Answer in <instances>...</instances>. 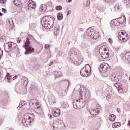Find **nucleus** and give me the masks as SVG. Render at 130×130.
I'll list each match as a JSON object with an SVG mask.
<instances>
[{
    "instance_id": "4c0bfd02",
    "label": "nucleus",
    "mask_w": 130,
    "mask_h": 130,
    "mask_svg": "<svg viewBox=\"0 0 130 130\" xmlns=\"http://www.w3.org/2000/svg\"><path fill=\"white\" fill-rule=\"evenodd\" d=\"M28 83H29V80L27 79V80H24L23 82V85L27 86L28 85Z\"/></svg>"
},
{
    "instance_id": "7ed1b4c3",
    "label": "nucleus",
    "mask_w": 130,
    "mask_h": 130,
    "mask_svg": "<svg viewBox=\"0 0 130 130\" xmlns=\"http://www.w3.org/2000/svg\"><path fill=\"white\" fill-rule=\"evenodd\" d=\"M89 100H86L84 99H83L82 97H80L78 100H74L73 101V105L74 108L75 109H82L86 103L88 102Z\"/></svg>"
},
{
    "instance_id": "412c9836",
    "label": "nucleus",
    "mask_w": 130,
    "mask_h": 130,
    "mask_svg": "<svg viewBox=\"0 0 130 130\" xmlns=\"http://www.w3.org/2000/svg\"><path fill=\"white\" fill-rule=\"evenodd\" d=\"M121 125L120 122H115L113 124L112 127L113 128H117V127H119Z\"/></svg>"
},
{
    "instance_id": "0eeeda50",
    "label": "nucleus",
    "mask_w": 130,
    "mask_h": 130,
    "mask_svg": "<svg viewBox=\"0 0 130 130\" xmlns=\"http://www.w3.org/2000/svg\"><path fill=\"white\" fill-rule=\"evenodd\" d=\"M8 48H5V51L6 52H7V53H10L11 51H13V50L15 49H17V51H19V48L17 47V44L15 43H13L12 42H9L8 43Z\"/></svg>"
},
{
    "instance_id": "bf43d9fd",
    "label": "nucleus",
    "mask_w": 130,
    "mask_h": 130,
    "mask_svg": "<svg viewBox=\"0 0 130 130\" xmlns=\"http://www.w3.org/2000/svg\"><path fill=\"white\" fill-rule=\"evenodd\" d=\"M0 16H3V13H2L1 12H0Z\"/></svg>"
},
{
    "instance_id": "c9c22d12",
    "label": "nucleus",
    "mask_w": 130,
    "mask_h": 130,
    "mask_svg": "<svg viewBox=\"0 0 130 130\" xmlns=\"http://www.w3.org/2000/svg\"><path fill=\"white\" fill-rule=\"evenodd\" d=\"M99 12H100V13H103V12H104V11H105V8L104 7H101L99 9Z\"/></svg>"
},
{
    "instance_id": "2f4dec72",
    "label": "nucleus",
    "mask_w": 130,
    "mask_h": 130,
    "mask_svg": "<svg viewBox=\"0 0 130 130\" xmlns=\"http://www.w3.org/2000/svg\"><path fill=\"white\" fill-rule=\"evenodd\" d=\"M56 10H57V11H61V10H62V7L60 5L57 6L56 7Z\"/></svg>"
},
{
    "instance_id": "393cba45",
    "label": "nucleus",
    "mask_w": 130,
    "mask_h": 130,
    "mask_svg": "<svg viewBox=\"0 0 130 130\" xmlns=\"http://www.w3.org/2000/svg\"><path fill=\"white\" fill-rule=\"evenodd\" d=\"M36 109H37L36 111H38V112H39V113H40V112H41V110H42V108L39 105V104H38V105L36 106Z\"/></svg>"
},
{
    "instance_id": "37998d69",
    "label": "nucleus",
    "mask_w": 130,
    "mask_h": 130,
    "mask_svg": "<svg viewBox=\"0 0 130 130\" xmlns=\"http://www.w3.org/2000/svg\"><path fill=\"white\" fill-rule=\"evenodd\" d=\"M66 81L67 82V83H68V86L67 88H69V87H70V85L71 84V82L69 81V80H64V82Z\"/></svg>"
},
{
    "instance_id": "ea45409f",
    "label": "nucleus",
    "mask_w": 130,
    "mask_h": 130,
    "mask_svg": "<svg viewBox=\"0 0 130 130\" xmlns=\"http://www.w3.org/2000/svg\"><path fill=\"white\" fill-rule=\"evenodd\" d=\"M17 41L18 43H20L22 41V39L20 38H17Z\"/></svg>"
},
{
    "instance_id": "b1692460",
    "label": "nucleus",
    "mask_w": 130,
    "mask_h": 130,
    "mask_svg": "<svg viewBox=\"0 0 130 130\" xmlns=\"http://www.w3.org/2000/svg\"><path fill=\"white\" fill-rule=\"evenodd\" d=\"M40 11H41V12H42L43 13H44V12L46 11V6H45V5L41 6L40 8Z\"/></svg>"
},
{
    "instance_id": "6e6d98bb",
    "label": "nucleus",
    "mask_w": 130,
    "mask_h": 130,
    "mask_svg": "<svg viewBox=\"0 0 130 130\" xmlns=\"http://www.w3.org/2000/svg\"><path fill=\"white\" fill-rule=\"evenodd\" d=\"M80 31H81L82 32H83L84 31V29L83 28H80Z\"/></svg>"
},
{
    "instance_id": "603ef678",
    "label": "nucleus",
    "mask_w": 130,
    "mask_h": 130,
    "mask_svg": "<svg viewBox=\"0 0 130 130\" xmlns=\"http://www.w3.org/2000/svg\"><path fill=\"white\" fill-rule=\"evenodd\" d=\"M86 49H89L90 48V46L89 45H86Z\"/></svg>"
},
{
    "instance_id": "5701e85b",
    "label": "nucleus",
    "mask_w": 130,
    "mask_h": 130,
    "mask_svg": "<svg viewBox=\"0 0 130 130\" xmlns=\"http://www.w3.org/2000/svg\"><path fill=\"white\" fill-rule=\"evenodd\" d=\"M57 16L58 20H59V21H61V20L63 19V14H62V13H58Z\"/></svg>"
},
{
    "instance_id": "6ab92c4d",
    "label": "nucleus",
    "mask_w": 130,
    "mask_h": 130,
    "mask_svg": "<svg viewBox=\"0 0 130 130\" xmlns=\"http://www.w3.org/2000/svg\"><path fill=\"white\" fill-rule=\"evenodd\" d=\"M39 103H37V101L35 99L31 100L29 104L30 105H31V106H34L35 104H36V106L37 105H38Z\"/></svg>"
},
{
    "instance_id": "f8f14e48",
    "label": "nucleus",
    "mask_w": 130,
    "mask_h": 130,
    "mask_svg": "<svg viewBox=\"0 0 130 130\" xmlns=\"http://www.w3.org/2000/svg\"><path fill=\"white\" fill-rule=\"evenodd\" d=\"M28 7L29 10H33L36 8V3L32 0H29L28 2Z\"/></svg>"
},
{
    "instance_id": "f704fd0d",
    "label": "nucleus",
    "mask_w": 130,
    "mask_h": 130,
    "mask_svg": "<svg viewBox=\"0 0 130 130\" xmlns=\"http://www.w3.org/2000/svg\"><path fill=\"white\" fill-rule=\"evenodd\" d=\"M13 4L15 6H20V3L18 2V0H14L13 2Z\"/></svg>"
},
{
    "instance_id": "052dcab7",
    "label": "nucleus",
    "mask_w": 130,
    "mask_h": 130,
    "mask_svg": "<svg viewBox=\"0 0 130 130\" xmlns=\"http://www.w3.org/2000/svg\"><path fill=\"white\" fill-rule=\"evenodd\" d=\"M60 72H57V74H60Z\"/></svg>"
},
{
    "instance_id": "13d9d810",
    "label": "nucleus",
    "mask_w": 130,
    "mask_h": 130,
    "mask_svg": "<svg viewBox=\"0 0 130 130\" xmlns=\"http://www.w3.org/2000/svg\"><path fill=\"white\" fill-rule=\"evenodd\" d=\"M50 118H52V115H50Z\"/></svg>"
},
{
    "instance_id": "4d7b16f0",
    "label": "nucleus",
    "mask_w": 130,
    "mask_h": 130,
    "mask_svg": "<svg viewBox=\"0 0 130 130\" xmlns=\"http://www.w3.org/2000/svg\"><path fill=\"white\" fill-rule=\"evenodd\" d=\"M128 125H129V126H130V121L129 120L128 121Z\"/></svg>"
},
{
    "instance_id": "72a5a7b5",
    "label": "nucleus",
    "mask_w": 130,
    "mask_h": 130,
    "mask_svg": "<svg viewBox=\"0 0 130 130\" xmlns=\"http://www.w3.org/2000/svg\"><path fill=\"white\" fill-rule=\"evenodd\" d=\"M6 78H7L8 80H12V76L10 75V74H9V73L7 74V76H6Z\"/></svg>"
},
{
    "instance_id": "e2e57ef3",
    "label": "nucleus",
    "mask_w": 130,
    "mask_h": 130,
    "mask_svg": "<svg viewBox=\"0 0 130 130\" xmlns=\"http://www.w3.org/2000/svg\"><path fill=\"white\" fill-rule=\"evenodd\" d=\"M2 124V122L0 121V125Z\"/></svg>"
},
{
    "instance_id": "6e6552de",
    "label": "nucleus",
    "mask_w": 130,
    "mask_h": 130,
    "mask_svg": "<svg viewBox=\"0 0 130 130\" xmlns=\"http://www.w3.org/2000/svg\"><path fill=\"white\" fill-rule=\"evenodd\" d=\"M24 116H27V118L24 117L22 119V123L24 126L28 127V126L31 124V122H32V116H33V115L27 114Z\"/></svg>"
},
{
    "instance_id": "680f3d73",
    "label": "nucleus",
    "mask_w": 130,
    "mask_h": 130,
    "mask_svg": "<svg viewBox=\"0 0 130 130\" xmlns=\"http://www.w3.org/2000/svg\"><path fill=\"white\" fill-rule=\"evenodd\" d=\"M83 38H85V35H83Z\"/></svg>"
},
{
    "instance_id": "dca6fc26",
    "label": "nucleus",
    "mask_w": 130,
    "mask_h": 130,
    "mask_svg": "<svg viewBox=\"0 0 130 130\" xmlns=\"http://www.w3.org/2000/svg\"><path fill=\"white\" fill-rule=\"evenodd\" d=\"M59 25L58 24H56L54 28V33L55 35H58L59 34L60 31Z\"/></svg>"
},
{
    "instance_id": "8fccbe9b",
    "label": "nucleus",
    "mask_w": 130,
    "mask_h": 130,
    "mask_svg": "<svg viewBox=\"0 0 130 130\" xmlns=\"http://www.w3.org/2000/svg\"><path fill=\"white\" fill-rule=\"evenodd\" d=\"M52 126H53L54 128L53 130H55V128H57V127H55V125H54V124H53V125H52Z\"/></svg>"
},
{
    "instance_id": "a878e982",
    "label": "nucleus",
    "mask_w": 130,
    "mask_h": 130,
    "mask_svg": "<svg viewBox=\"0 0 130 130\" xmlns=\"http://www.w3.org/2000/svg\"><path fill=\"white\" fill-rule=\"evenodd\" d=\"M124 3L127 8H130V0H124Z\"/></svg>"
},
{
    "instance_id": "aec40b11",
    "label": "nucleus",
    "mask_w": 130,
    "mask_h": 130,
    "mask_svg": "<svg viewBox=\"0 0 130 130\" xmlns=\"http://www.w3.org/2000/svg\"><path fill=\"white\" fill-rule=\"evenodd\" d=\"M102 58H104L105 59V58H108L109 57V55L108 54V51L107 52H106L105 53H103V54H101Z\"/></svg>"
},
{
    "instance_id": "20e7f679",
    "label": "nucleus",
    "mask_w": 130,
    "mask_h": 130,
    "mask_svg": "<svg viewBox=\"0 0 130 130\" xmlns=\"http://www.w3.org/2000/svg\"><path fill=\"white\" fill-rule=\"evenodd\" d=\"M110 66L106 63H103L99 67V70L103 77H108Z\"/></svg>"
},
{
    "instance_id": "7c9ffc66",
    "label": "nucleus",
    "mask_w": 130,
    "mask_h": 130,
    "mask_svg": "<svg viewBox=\"0 0 130 130\" xmlns=\"http://www.w3.org/2000/svg\"><path fill=\"white\" fill-rule=\"evenodd\" d=\"M60 56L63 57L64 56V53L60 52L57 55V57H59Z\"/></svg>"
},
{
    "instance_id": "f03ea898",
    "label": "nucleus",
    "mask_w": 130,
    "mask_h": 130,
    "mask_svg": "<svg viewBox=\"0 0 130 130\" xmlns=\"http://www.w3.org/2000/svg\"><path fill=\"white\" fill-rule=\"evenodd\" d=\"M41 24L43 27L47 30H50L53 27L54 20L53 18L49 16H44L41 20Z\"/></svg>"
},
{
    "instance_id": "3c124183",
    "label": "nucleus",
    "mask_w": 130,
    "mask_h": 130,
    "mask_svg": "<svg viewBox=\"0 0 130 130\" xmlns=\"http://www.w3.org/2000/svg\"><path fill=\"white\" fill-rule=\"evenodd\" d=\"M114 86L115 87H116V88H119V87H118V85H117V83H115Z\"/></svg>"
},
{
    "instance_id": "0e129e2a",
    "label": "nucleus",
    "mask_w": 130,
    "mask_h": 130,
    "mask_svg": "<svg viewBox=\"0 0 130 130\" xmlns=\"http://www.w3.org/2000/svg\"><path fill=\"white\" fill-rule=\"evenodd\" d=\"M0 3H3V2H2V0H0Z\"/></svg>"
},
{
    "instance_id": "a18cd8bd",
    "label": "nucleus",
    "mask_w": 130,
    "mask_h": 130,
    "mask_svg": "<svg viewBox=\"0 0 130 130\" xmlns=\"http://www.w3.org/2000/svg\"><path fill=\"white\" fill-rule=\"evenodd\" d=\"M108 41H109V42H110V43H112V42H113L112 41V39H111V38H109L108 39Z\"/></svg>"
},
{
    "instance_id": "bb28decb",
    "label": "nucleus",
    "mask_w": 130,
    "mask_h": 130,
    "mask_svg": "<svg viewBox=\"0 0 130 130\" xmlns=\"http://www.w3.org/2000/svg\"><path fill=\"white\" fill-rule=\"evenodd\" d=\"M125 58L130 63V52L126 53L125 55Z\"/></svg>"
},
{
    "instance_id": "c03bdc74",
    "label": "nucleus",
    "mask_w": 130,
    "mask_h": 130,
    "mask_svg": "<svg viewBox=\"0 0 130 130\" xmlns=\"http://www.w3.org/2000/svg\"><path fill=\"white\" fill-rule=\"evenodd\" d=\"M2 12H3V13H4L5 14H6V13H7V10L5 8H2Z\"/></svg>"
},
{
    "instance_id": "423d86ee",
    "label": "nucleus",
    "mask_w": 130,
    "mask_h": 130,
    "mask_svg": "<svg viewBox=\"0 0 130 130\" xmlns=\"http://www.w3.org/2000/svg\"><path fill=\"white\" fill-rule=\"evenodd\" d=\"M91 74V66L86 64L80 71V75L83 77H88Z\"/></svg>"
},
{
    "instance_id": "f257e3e1",
    "label": "nucleus",
    "mask_w": 130,
    "mask_h": 130,
    "mask_svg": "<svg viewBox=\"0 0 130 130\" xmlns=\"http://www.w3.org/2000/svg\"><path fill=\"white\" fill-rule=\"evenodd\" d=\"M70 56L69 59L71 62H73L76 66H80L83 62V57L79 55L77 57L78 53L76 52V49L71 48L69 52Z\"/></svg>"
},
{
    "instance_id": "338daca9",
    "label": "nucleus",
    "mask_w": 130,
    "mask_h": 130,
    "mask_svg": "<svg viewBox=\"0 0 130 130\" xmlns=\"http://www.w3.org/2000/svg\"><path fill=\"white\" fill-rule=\"evenodd\" d=\"M58 77H60V76L59 75L58 76H57V78H58Z\"/></svg>"
},
{
    "instance_id": "ddd939ff",
    "label": "nucleus",
    "mask_w": 130,
    "mask_h": 130,
    "mask_svg": "<svg viewBox=\"0 0 130 130\" xmlns=\"http://www.w3.org/2000/svg\"><path fill=\"white\" fill-rule=\"evenodd\" d=\"M108 48L106 46H102L99 50V52L100 54H102L103 53H105V52H107L108 51Z\"/></svg>"
},
{
    "instance_id": "09e8293b",
    "label": "nucleus",
    "mask_w": 130,
    "mask_h": 130,
    "mask_svg": "<svg viewBox=\"0 0 130 130\" xmlns=\"http://www.w3.org/2000/svg\"><path fill=\"white\" fill-rule=\"evenodd\" d=\"M69 15H71V10H68L67 12V16H69Z\"/></svg>"
},
{
    "instance_id": "39448f33",
    "label": "nucleus",
    "mask_w": 130,
    "mask_h": 130,
    "mask_svg": "<svg viewBox=\"0 0 130 130\" xmlns=\"http://www.w3.org/2000/svg\"><path fill=\"white\" fill-rule=\"evenodd\" d=\"M30 44H31L30 38L29 37H27L25 45L23 46V47L25 48L26 49V51L25 52V54L26 55L31 54L33 53L34 51V48L30 46Z\"/></svg>"
},
{
    "instance_id": "a19ab883",
    "label": "nucleus",
    "mask_w": 130,
    "mask_h": 130,
    "mask_svg": "<svg viewBox=\"0 0 130 130\" xmlns=\"http://www.w3.org/2000/svg\"><path fill=\"white\" fill-rule=\"evenodd\" d=\"M5 36H1L0 37V40L1 41H4L5 40Z\"/></svg>"
},
{
    "instance_id": "864d4df0",
    "label": "nucleus",
    "mask_w": 130,
    "mask_h": 130,
    "mask_svg": "<svg viewBox=\"0 0 130 130\" xmlns=\"http://www.w3.org/2000/svg\"><path fill=\"white\" fill-rule=\"evenodd\" d=\"M66 2L67 3H71V2H72V0H66Z\"/></svg>"
},
{
    "instance_id": "de8ad7c7",
    "label": "nucleus",
    "mask_w": 130,
    "mask_h": 130,
    "mask_svg": "<svg viewBox=\"0 0 130 130\" xmlns=\"http://www.w3.org/2000/svg\"><path fill=\"white\" fill-rule=\"evenodd\" d=\"M117 112H118V113H120V112H121V111L120 110V109L119 108H118L117 109Z\"/></svg>"
},
{
    "instance_id": "f3484780",
    "label": "nucleus",
    "mask_w": 130,
    "mask_h": 130,
    "mask_svg": "<svg viewBox=\"0 0 130 130\" xmlns=\"http://www.w3.org/2000/svg\"><path fill=\"white\" fill-rule=\"evenodd\" d=\"M111 79L112 81H113L114 82H118V77L116 76V74L115 73H112L111 75Z\"/></svg>"
},
{
    "instance_id": "9b49d317",
    "label": "nucleus",
    "mask_w": 130,
    "mask_h": 130,
    "mask_svg": "<svg viewBox=\"0 0 130 130\" xmlns=\"http://www.w3.org/2000/svg\"><path fill=\"white\" fill-rule=\"evenodd\" d=\"M88 36L92 39H97L99 37V33L96 32L93 29H88L86 32Z\"/></svg>"
},
{
    "instance_id": "a211bd4d",
    "label": "nucleus",
    "mask_w": 130,
    "mask_h": 130,
    "mask_svg": "<svg viewBox=\"0 0 130 130\" xmlns=\"http://www.w3.org/2000/svg\"><path fill=\"white\" fill-rule=\"evenodd\" d=\"M118 36L120 40L122 41H126L128 39V37H125V36H123V35H121L120 34Z\"/></svg>"
},
{
    "instance_id": "cd10ccee",
    "label": "nucleus",
    "mask_w": 130,
    "mask_h": 130,
    "mask_svg": "<svg viewBox=\"0 0 130 130\" xmlns=\"http://www.w3.org/2000/svg\"><path fill=\"white\" fill-rule=\"evenodd\" d=\"M26 105V102L25 101H21L19 103V106L17 107V108H21V107H22V106H24V105Z\"/></svg>"
},
{
    "instance_id": "c85d7f7f",
    "label": "nucleus",
    "mask_w": 130,
    "mask_h": 130,
    "mask_svg": "<svg viewBox=\"0 0 130 130\" xmlns=\"http://www.w3.org/2000/svg\"><path fill=\"white\" fill-rule=\"evenodd\" d=\"M120 5H119L118 4H116L114 6V9L116 11H117V10H120Z\"/></svg>"
},
{
    "instance_id": "4468645a",
    "label": "nucleus",
    "mask_w": 130,
    "mask_h": 130,
    "mask_svg": "<svg viewBox=\"0 0 130 130\" xmlns=\"http://www.w3.org/2000/svg\"><path fill=\"white\" fill-rule=\"evenodd\" d=\"M53 115L55 117H58L60 115V110L59 109L53 110Z\"/></svg>"
},
{
    "instance_id": "5fc2aeb1",
    "label": "nucleus",
    "mask_w": 130,
    "mask_h": 130,
    "mask_svg": "<svg viewBox=\"0 0 130 130\" xmlns=\"http://www.w3.org/2000/svg\"><path fill=\"white\" fill-rule=\"evenodd\" d=\"M53 64V62H51L49 66H52Z\"/></svg>"
},
{
    "instance_id": "473e14b6",
    "label": "nucleus",
    "mask_w": 130,
    "mask_h": 130,
    "mask_svg": "<svg viewBox=\"0 0 130 130\" xmlns=\"http://www.w3.org/2000/svg\"><path fill=\"white\" fill-rule=\"evenodd\" d=\"M120 34L123 36H125V37H128V34L126 32H121Z\"/></svg>"
},
{
    "instance_id": "79ce46f5",
    "label": "nucleus",
    "mask_w": 130,
    "mask_h": 130,
    "mask_svg": "<svg viewBox=\"0 0 130 130\" xmlns=\"http://www.w3.org/2000/svg\"><path fill=\"white\" fill-rule=\"evenodd\" d=\"M49 47H50V46L49 45L46 44L45 45V48H46V49H48Z\"/></svg>"
},
{
    "instance_id": "9d476101",
    "label": "nucleus",
    "mask_w": 130,
    "mask_h": 130,
    "mask_svg": "<svg viewBox=\"0 0 130 130\" xmlns=\"http://www.w3.org/2000/svg\"><path fill=\"white\" fill-rule=\"evenodd\" d=\"M126 21V18H125V15H123V17H119L117 19H115L114 21L112 20L110 22V24H114L115 26H118L119 24H123L124 22Z\"/></svg>"
},
{
    "instance_id": "49530a36",
    "label": "nucleus",
    "mask_w": 130,
    "mask_h": 130,
    "mask_svg": "<svg viewBox=\"0 0 130 130\" xmlns=\"http://www.w3.org/2000/svg\"><path fill=\"white\" fill-rule=\"evenodd\" d=\"M18 78V75H15L13 78V80H16V79Z\"/></svg>"
},
{
    "instance_id": "2eb2a0df",
    "label": "nucleus",
    "mask_w": 130,
    "mask_h": 130,
    "mask_svg": "<svg viewBox=\"0 0 130 130\" xmlns=\"http://www.w3.org/2000/svg\"><path fill=\"white\" fill-rule=\"evenodd\" d=\"M89 112L91 115H93V116H96V115H97L99 113V110H98V108L95 109H91L89 111Z\"/></svg>"
},
{
    "instance_id": "58836bf2",
    "label": "nucleus",
    "mask_w": 130,
    "mask_h": 130,
    "mask_svg": "<svg viewBox=\"0 0 130 130\" xmlns=\"http://www.w3.org/2000/svg\"><path fill=\"white\" fill-rule=\"evenodd\" d=\"M111 94H109L107 95L106 96V99L107 100H109L111 98Z\"/></svg>"
},
{
    "instance_id": "4be33fe9",
    "label": "nucleus",
    "mask_w": 130,
    "mask_h": 130,
    "mask_svg": "<svg viewBox=\"0 0 130 130\" xmlns=\"http://www.w3.org/2000/svg\"><path fill=\"white\" fill-rule=\"evenodd\" d=\"M116 116L114 114H111L109 116V119L111 121H114Z\"/></svg>"
},
{
    "instance_id": "c756f323",
    "label": "nucleus",
    "mask_w": 130,
    "mask_h": 130,
    "mask_svg": "<svg viewBox=\"0 0 130 130\" xmlns=\"http://www.w3.org/2000/svg\"><path fill=\"white\" fill-rule=\"evenodd\" d=\"M104 1L107 2V3H109V4H110V5H112V4H114V3H115L116 0H104Z\"/></svg>"
},
{
    "instance_id": "774afa93",
    "label": "nucleus",
    "mask_w": 130,
    "mask_h": 130,
    "mask_svg": "<svg viewBox=\"0 0 130 130\" xmlns=\"http://www.w3.org/2000/svg\"><path fill=\"white\" fill-rule=\"evenodd\" d=\"M110 10H111V12H112V9H110Z\"/></svg>"
},
{
    "instance_id": "1a4fd4ad",
    "label": "nucleus",
    "mask_w": 130,
    "mask_h": 130,
    "mask_svg": "<svg viewBox=\"0 0 130 130\" xmlns=\"http://www.w3.org/2000/svg\"><path fill=\"white\" fill-rule=\"evenodd\" d=\"M80 97L82 98V99H85V100H89L90 99V93H87L86 88L84 87H81L80 88Z\"/></svg>"
},
{
    "instance_id": "e433bc0d",
    "label": "nucleus",
    "mask_w": 130,
    "mask_h": 130,
    "mask_svg": "<svg viewBox=\"0 0 130 130\" xmlns=\"http://www.w3.org/2000/svg\"><path fill=\"white\" fill-rule=\"evenodd\" d=\"M118 92L120 93H123V90H122V88L119 87L117 89Z\"/></svg>"
},
{
    "instance_id": "69168bd1",
    "label": "nucleus",
    "mask_w": 130,
    "mask_h": 130,
    "mask_svg": "<svg viewBox=\"0 0 130 130\" xmlns=\"http://www.w3.org/2000/svg\"><path fill=\"white\" fill-rule=\"evenodd\" d=\"M1 52H2V55H3V51L2 50Z\"/></svg>"
}]
</instances>
